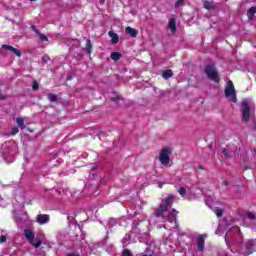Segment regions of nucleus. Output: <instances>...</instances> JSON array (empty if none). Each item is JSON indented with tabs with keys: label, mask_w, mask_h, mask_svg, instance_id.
Segmentation results:
<instances>
[{
	"label": "nucleus",
	"mask_w": 256,
	"mask_h": 256,
	"mask_svg": "<svg viewBox=\"0 0 256 256\" xmlns=\"http://www.w3.org/2000/svg\"><path fill=\"white\" fill-rule=\"evenodd\" d=\"M31 29H32V31H34V33L36 34V35H38L41 31H39L38 29H37V26H35V25H32L31 26Z\"/></svg>",
	"instance_id": "nucleus-32"
},
{
	"label": "nucleus",
	"mask_w": 256,
	"mask_h": 256,
	"mask_svg": "<svg viewBox=\"0 0 256 256\" xmlns=\"http://www.w3.org/2000/svg\"><path fill=\"white\" fill-rule=\"evenodd\" d=\"M177 215H179V211H177L175 208H172L168 212L165 219H166V221H168V223H177Z\"/></svg>",
	"instance_id": "nucleus-6"
},
{
	"label": "nucleus",
	"mask_w": 256,
	"mask_h": 256,
	"mask_svg": "<svg viewBox=\"0 0 256 256\" xmlns=\"http://www.w3.org/2000/svg\"><path fill=\"white\" fill-rule=\"evenodd\" d=\"M24 237L30 243H35V234L30 229L24 230Z\"/></svg>",
	"instance_id": "nucleus-9"
},
{
	"label": "nucleus",
	"mask_w": 256,
	"mask_h": 256,
	"mask_svg": "<svg viewBox=\"0 0 256 256\" xmlns=\"http://www.w3.org/2000/svg\"><path fill=\"white\" fill-rule=\"evenodd\" d=\"M16 123L20 129H25V120L23 118H17Z\"/></svg>",
	"instance_id": "nucleus-19"
},
{
	"label": "nucleus",
	"mask_w": 256,
	"mask_h": 256,
	"mask_svg": "<svg viewBox=\"0 0 256 256\" xmlns=\"http://www.w3.org/2000/svg\"><path fill=\"white\" fill-rule=\"evenodd\" d=\"M85 51L88 55H91L93 52V44L91 43V40L86 41Z\"/></svg>",
	"instance_id": "nucleus-13"
},
{
	"label": "nucleus",
	"mask_w": 256,
	"mask_h": 256,
	"mask_svg": "<svg viewBox=\"0 0 256 256\" xmlns=\"http://www.w3.org/2000/svg\"><path fill=\"white\" fill-rule=\"evenodd\" d=\"M241 113H242V123H249V119H251V106H249V102L247 101L242 102Z\"/></svg>",
	"instance_id": "nucleus-5"
},
{
	"label": "nucleus",
	"mask_w": 256,
	"mask_h": 256,
	"mask_svg": "<svg viewBox=\"0 0 256 256\" xmlns=\"http://www.w3.org/2000/svg\"><path fill=\"white\" fill-rule=\"evenodd\" d=\"M66 256H79L77 253H68Z\"/></svg>",
	"instance_id": "nucleus-39"
},
{
	"label": "nucleus",
	"mask_w": 256,
	"mask_h": 256,
	"mask_svg": "<svg viewBox=\"0 0 256 256\" xmlns=\"http://www.w3.org/2000/svg\"><path fill=\"white\" fill-rule=\"evenodd\" d=\"M225 97H231L230 101L232 103H237V94L235 92V85L233 84V81L228 80V84L224 90Z\"/></svg>",
	"instance_id": "nucleus-4"
},
{
	"label": "nucleus",
	"mask_w": 256,
	"mask_h": 256,
	"mask_svg": "<svg viewBox=\"0 0 256 256\" xmlns=\"http://www.w3.org/2000/svg\"><path fill=\"white\" fill-rule=\"evenodd\" d=\"M246 216L248 217V219H251V221L255 219V214L253 212H247Z\"/></svg>",
	"instance_id": "nucleus-30"
},
{
	"label": "nucleus",
	"mask_w": 256,
	"mask_h": 256,
	"mask_svg": "<svg viewBox=\"0 0 256 256\" xmlns=\"http://www.w3.org/2000/svg\"><path fill=\"white\" fill-rule=\"evenodd\" d=\"M204 9H207L208 11H213V9H215V4H213V2L210 1H205Z\"/></svg>",
	"instance_id": "nucleus-17"
},
{
	"label": "nucleus",
	"mask_w": 256,
	"mask_h": 256,
	"mask_svg": "<svg viewBox=\"0 0 256 256\" xmlns=\"http://www.w3.org/2000/svg\"><path fill=\"white\" fill-rule=\"evenodd\" d=\"M199 169H203V166H199Z\"/></svg>",
	"instance_id": "nucleus-43"
},
{
	"label": "nucleus",
	"mask_w": 256,
	"mask_h": 256,
	"mask_svg": "<svg viewBox=\"0 0 256 256\" xmlns=\"http://www.w3.org/2000/svg\"><path fill=\"white\" fill-rule=\"evenodd\" d=\"M67 80H68V81H71V77L68 76V77H67Z\"/></svg>",
	"instance_id": "nucleus-42"
},
{
	"label": "nucleus",
	"mask_w": 256,
	"mask_h": 256,
	"mask_svg": "<svg viewBox=\"0 0 256 256\" xmlns=\"http://www.w3.org/2000/svg\"><path fill=\"white\" fill-rule=\"evenodd\" d=\"M13 46L4 44L2 45V49H5L6 51H13Z\"/></svg>",
	"instance_id": "nucleus-27"
},
{
	"label": "nucleus",
	"mask_w": 256,
	"mask_h": 256,
	"mask_svg": "<svg viewBox=\"0 0 256 256\" xmlns=\"http://www.w3.org/2000/svg\"><path fill=\"white\" fill-rule=\"evenodd\" d=\"M255 13H256V6H252L251 8H249L248 10V18L249 19H253V17H255Z\"/></svg>",
	"instance_id": "nucleus-18"
},
{
	"label": "nucleus",
	"mask_w": 256,
	"mask_h": 256,
	"mask_svg": "<svg viewBox=\"0 0 256 256\" xmlns=\"http://www.w3.org/2000/svg\"><path fill=\"white\" fill-rule=\"evenodd\" d=\"M153 252H148L147 254H141V256H153Z\"/></svg>",
	"instance_id": "nucleus-38"
},
{
	"label": "nucleus",
	"mask_w": 256,
	"mask_h": 256,
	"mask_svg": "<svg viewBox=\"0 0 256 256\" xmlns=\"http://www.w3.org/2000/svg\"><path fill=\"white\" fill-rule=\"evenodd\" d=\"M11 52L14 53V55H16L17 57H21V55H23V53H21V50L15 47L11 50Z\"/></svg>",
	"instance_id": "nucleus-24"
},
{
	"label": "nucleus",
	"mask_w": 256,
	"mask_h": 256,
	"mask_svg": "<svg viewBox=\"0 0 256 256\" xmlns=\"http://www.w3.org/2000/svg\"><path fill=\"white\" fill-rule=\"evenodd\" d=\"M122 256H133V254L131 253V250L124 249Z\"/></svg>",
	"instance_id": "nucleus-29"
},
{
	"label": "nucleus",
	"mask_w": 256,
	"mask_h": 256,
	"mask_svg": "<svg viewBox=\"0 0 256 256\" xmlns=\"http://www.w3.org/2000/svg\"><path fill=\"white\" fill-rule=\"evenodd\" d=\"M214 213L217 217H223V209L219 207L215 208Z\"/></svg>",
	"instance_id": "nucleus-22"
},
{
	"label": "nucleus",
	"mask_w": 256,
	"mask_h": 256,
	"mask_svg": "<svg viewBox=\"0 0 256 256\" xmlns=\"http://www.w3.org/2000/svg\"><path fill=\"white\" fill-rule=\"evenodd\" d=\"M123 57V54L119 53V52H112L111 53V59L112 61H119V59H121Z\"/></svg>",
	"instance_id": "nucleus-15"
},
{
	"label": "nucleus",
	"mask_w": 256,
	"mask_h": 256,
	"mask_svg": "<svg viewBox=\"0 0 256 256\" xmlns=\"http://www.w3.org/2000/svg\"><path fill=\"white\" fill-rule=\"evenodd\" d=\"M222 185H224L225 187L229 186V181H227V180L223 181Z\"/></svg>",
	"instance_id": "nucleus-37"
},
{
	"label": "nucleus",
	"mask_w": 256,
	"mask_h": 256,
	"mask_svg": "<svg viewBox=\"0 0 256 256\" xmlns=\"http://www.w3.org/2000/svg\"><path fill=\"white\" fill-rule=\"evenodd\" d=\"M204 73L205 75H207L210 81H214V83H221V78L219 77V72H217L215 65L213 64L206 65L204 69Z\"/></svg>",
	"instance_id": "nucleus-2"
},
{
	"label": "nucleus",
	"mask_w": 256,
	"mask_h": 256,
	"mask_svg": "<svg viewBox=\"0 0 256 256\" xmlns=\"http://www.w3.org/2000/svg\"><path fill=\"white\" fill-rule=\"evenodd\" d=\"M246 249H247L248 252H245L244 255L245 256L251 255V253H253V243L252 242H247L246 243Z\"/></svg>",
	"instance_id": "nucleus-16"
},
{
	"label": "nucleus",
	"mask_w": 256,
	"mask_h": 256,
	"mask_svg": "<svg viewBox=\"0 0 256 256\" xmlns=\"http://www.w3.org/2000/svg\"><path fill=\"white\" fill-rule=\"evenodd\" d=\"M111 101H113V102H116V101H119V97H113L112 99H111Z\"/></svg>",
	"instance_id": "nucleus-40"
},
{
	"label": "nucleus",
	"mask_w": 256,
	"mask_h": 256,
	"mask_svg": "<svg viewBox=\"0 0 256 256\" xmlns=\"http://www.w3.org/2000/svg\"><path fill=\"white\" fill-rule=\"evenodd\" d=\"M0 243H7V236L1 235L0 236Z\"/></svg>",
	"instance_id": "nucleus-33"
},
{
	"label": "nucleus",
	"mask_w": 256,
	"mask_h": 256,
	"mask_svg": "<svg viewBox=\"0 0 256 256\" xmlns=\"http://www.w3.org/2000/svg\"><path fill=\"white\" fill-rule=\"evenodd\" d=\"M175 201V195L169 194L167 198L162 199V203L159 204L158 207L154 209L153 215L156 217V219H165V213L169 211V207L173 205V202Z\"/></svg>",
	"instance_id": "nucleus-1"
},
{
	"label": "nucleus",
	"mask_w": 256,
	"mask_h": 256,
	"mask_svg": "<svg viewBox=\"0 0 256 256\" xmlns=\"http://www.w3.org/2000/svg\"><path fill=\"white\" fill-rule=\"evenodd\" d=\"M32 245H34V247L38 248L41 247V240H36V242L31 243Z\"/></svg>",
	"instance_id": "nucleus-34"
},
{
	"label": "nucleus",
	"mask_w": 256,
	"mask_h": 256,
	"mask_svg": "<svg viewBox=\"0 0 256 256\" xmlns=\"http://www.w3.org/2000/svg\"><path fill=\"white\" fill-rule=\"evenodd\" d=\"M36 221L39 225H45L46 223H49L50 217L48 214H38Z\"/></svg>",
	"instance_id": "nucleus-7"
},
{
	"label": "nucleus",
	"mask_w": 256,
	"mask_h": 256,
	"mask_svg": "<svg viewBox=\"0 0 256 256\" xmlns=\"http://www.w3.org/2000/svg\"><path fill=\"white\" fill-rule=\"evenodd\" d=\"M7 99V96L3 95V93H1V89H0V100L3 101Z\"/></svg>",
	"instance_id": "nucleus-36"
},
{
	"label": "nucleus",
	"mask_w": 256,
	"mask_h": 256,
	"mask_svg": "<svg viewBox=\"0 0 256 256\" xmlns=\"http://www.w3.org/2000/svg\"><path fill=\"white\" fill-rule=\"evenodd\" d=\"M109 37H111V44L117 45L119 43V35L113 31L108 32Z\"/></svg>",
	"instance_id": "nucleus-11"
},
{
	"label": "nucleus",
	"mask_w": 256,
	"mask_h": 256,
	"mask_svg": "<svg viewBox=\"0 0 256 256\" xmlns=\"http://www.w3.org/2000/svg\"><path fill=\"white\" fill-rule=\"evenodd\" d=\"M32 89H33V91H38L39 90V82H37V80L33 81Z\"/></svg>",
	"instance_id": "nucleus-26"
},
{
	"label": "nucleus",
	"mask_w": 256,
	"mask_h": 256,
	"mask_svg": "<svg viewBox=\"0 0 256 256\" xmlns=\"http://www.w3.org/2000/svg\"><path fill=\"white\" fill-rule=\"evenodd\" d=\"M172 153H173V148H171V147L162 148V150L160 151L159 161L165 167H167V165H169V163H171L170 155Z\"/></svg>",
	"instance_id": "nucleus-3"
},
{
	"label": "nucleus",
	"mask_w": 256,
	"mask_h": 256,
	"mask_svg": "<svg viewBox=\"0 0 256 256\" xmlns=\"http://www.w3.org/2000/svg\"><path fill=\"white\" fill-rule=\"evenodd\" d=\"M17 133H19V128L17 127L12 128V135H17Z\"/></svg>",
	"instance_id": "nucleus-35"
},
{
	"label": "nucleus",
	"mask_w": 256,
	"mask_h": 256,
	"mask_svg": "<svg viewBox=\"0 0 256 256\" xmlns=\"http://www.w3.org/2000/svg\"><path fill=\"white\" fill-rule=\"evenodd\" d=\"M162 77H163V79H171V77H173V70H171V69L164 70L162 72Z\"/></svg>",
	"instance_id": "nucleus-14"
},
{
	"label": "nucleus",
	"mask_w": 256,
	"mask_h": 256,
	"mask_svg": "<svg viewBox=\"0 0 256 256\" xmlns=\"http://www.w3.org/2000/svg\"><path fill=\"white\" fill-rule=\"evenodd\" d=\"M48 99L51 103L57 102V95L55 94H48Z\"/></svg>",
	"instance_id": "nucleus-23"
},
{
	"label": "nucleus",
	"mask_w": 256,
	"mask_h": 256,
	"mask_svg": "<svg viewBox=\"0 0 256 256\" xmlns=\"http://www.w3.org/2000/svg\"><path fill=\"white\" fill-rule=\"evenodd\" d=\"M125 33L126 35H130V37L135 38L137 37V35H139V30L128 26L125 28Z\"/></svg>",
	"instance_id": "nucleus-10"
},
{
	"label": "nucleus",
	"mask_w": 256,
	"mask_h": 256,
	"mask_svg": "<svg viewBox=\"0 0 256 256\" xmlns=\"http://www.w3.org/2000/svg\"><path fill=\"white\" fill-rule=\"evenodd\" d=\"M183 5H185V0H177L175 3L176 9L179 7H183Z\"/></svg>",
	"instance_id": "nucleus-25"
},
{
	"label": "nucleus",
	"mask_w": 256,
	"mask_h": 256,
	"mask_svg": "<svg viewBox=\"0 0 256 256\" xmlns=\"http://www.w3.org/2000/svg\"><path fill=\"white\" fill-rule=\"evenodd\" d=\"M178 193L181 195V197H185V195H187V189L185 187H180L178 189Z\"/></svg>",
	"instance_id": "nucleus-21"
},
{
	"label": "nucleus",
	"mask_w": 256,
	"mask_h": 256,
	"mask_svg": "<svg viewBox=\"0 0 256 256\" xmlns=\"http://www.w3.org/2000/svg\"><path fill=\"white\" fill-rule=\"evenodd\" d=\"M222 154L224 155L225 159H231V151H229V149L224 148L222 150Z\"/></svg>",
	"instance_id": "nucleus-20"
},
{
	"label": "nucleus",
	"mask_w": 256,
	"mask_h": 256,
	"mask_svg": "<svg viewBox=\"0 0 256 256\" xmlns=\"http://www.w3.org/2000/svg\"><path fill=\"white\" fill-rule=\"evenodd\" d=\"M38 36H39V38L41 39V41H49V38H47V37L45 36V34H43V33H41V32H39Z\"/></svg>",
	"instance_id": "nucleus-28"
},
{
	"label": "nucleus",
	"mask_w": 256,
	"mask_h": 256,
	"mask_svg": "<svg viewBox=\"0 0 256 256\" xmlns=\"http://www.w3.org/2000/svg\"><path fill=\"white\" fill-rule=\"evenodd\" d=\"M168 29H170V31L172 33H175V31H177V22H176L175 18H171L169 20Z\"/></svg>",
	"instance_id": "nucleus-12"
},
{
	"label": "nucleus",
	"mask_w": 256,
	"mask_h": 256,
	"mask_svg": "<svg viewBox=\"0 0 256 256\" xmlns=\"http://www.w3.org/2000/svg\"><path fill=\"white\" fill-rule=\"evenodd\" d=\"M42 61H43L44 63H49V61H51V58H50L49 56H47V55H44V56L42 57Z\"/></svg>",
	"instance_id": "nucleus-31"
},
{
	"label": "nucleus",
	"mask_w": 256,
	"mask_h": 256,
	"mask_svg": "<svg viewBox=\"0 0 256 256\" xmlns=\"http://www.w3.org/2000/svg\"><path fill=\"white\" fill-rule=\"evenodd\" d=\"M30 1H32V2H33V1H37V0H30Z\"/></svg>",
	"instance_id": "nucleus-44"
},
{
	"label": "nucleus",
	"mask_w": 256,
	"mask_h": 256,
	"mask_svg": "<svg viewBox=\"0 0 256 256\" xmlns=\"http://www.w3.org/2000/svg\"><path fill=\"white\" fill-rule=\"evenodd\" d=\"M248 169H251L250 166H244V171H248Z\"/></svg>",
	"instance_id": "nucleus-41"
},
{
	"label": "nucleus",
	"mask_w": 256,
	"mask_h": 256,
	"mask_svg": "<svg viewBox=\"0 0 256 256\" xmlns=\"http://www.w3.org/2000/svg\"><path fill=\"white\" fill-rule=\"evenodd\" d=\"M205 237H207V234H201L197 239V247L198 251H204L205 250Z\"/></svg>",
	"instance_id": "nucleus-8"
}]
</instances>
